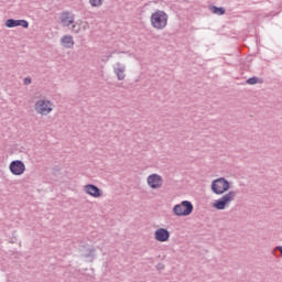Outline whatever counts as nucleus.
Here are the masks:
<instances>
[{"label":"nucleus","instance_id":"1","mask_svg":"<svg viewBox=\"0 0 282 282\" xmlns=\"http://www.w3.org/2000/svg\"><path fill=\"white\" fill-rule=\"evenodd\" d=\"M151 25L155 30H164L169 23V14L162 10H158L151 14Z\"/></svg>","mask_w":282,"mask_h":282},{"label":"nucleus","instance_id":"2","mask_svg":"<svg viewBox=\"0 0 282 282\" xmlns=\"http://www.w3.org/2000/svg\"><path fill=\"white\" fill-rule=\"evenodd\" d=\"M236 197H237V192L229 191L221 198H219L213 203V208H215L216 210H226V208H228V206H230V203L235 202Z\"/></svg>","mask_w":282,"mask_h":282},{"label":"nucleus","instance_id":"3","mask_svg":"<svg viewBox=\"0 0 282 282\" xmlns=\"http://www.w3.org/2000/svg\"><path fill=\"white\" fill-rule=\"evenodd\" d=\"M212 191L215 195H224V193L230 191V182L225 177L216 178L212 182Z\"/></svg>","mask_w":282,"mask_h":282},{"label":"nucleus","instance_id":"4","mask_svg":"<svg viewBox=\"0 0 282 282\" xmlns=\"http://www.w3.org/2000/svg\"><path fill=\"white\" fill-rule=\"evenodd\" d=\"M194 210L193 203L189 200H183L180 205L173 207V213L176 217H188Z\"/></svg>","mask_w":282,"mask_h":282},{"label":"nucleus","instance_id":"5","mask_svg":"<svg viewBox=\"0 0 282 282\" xmlns=\"http://www.w3.org/2000/svg\"><path fill=\"white\" fill-rule=\"evenodd\" d=\"M35 111L41 116H47L52 113V102L50 100L40 99L35 102Z\"/></svg>","mask_w":282,"mask_h":282},{"label":"nucleus","instance_id":"6","mask_svg":"<svg viewBox=\"0 0 282 282\" xmlns=\"http://www.w3.org/2000/svg\"><path fill=\"white\" fill-rule=\"evenodd\" d=\"M12 175H23L25 173V163L21 160L12 161L9 165Z\"/></svg>","mask_w":282,"mask_h":282},{"label":"nucleus","instance_id":"7","mask_svg":"<svg viewBox=\"0 0 282 282\" xmlns=\"http://www.w3.org/2000/svg\"><path fill=\"white\" fill-rule=\"evenodd\" d=\"M154 239L161 243H164L171 239V232L166 228H159L154 231Z\"/></svg>","mask_w":282,"mask_h":282},{"label":"nucleus","instance_id":"8","mask_svg":"<svg viewBox=\"0 0 282 282\" xmlns=\"http://www.w3.org/2000/svg\"><path fill=\"white\" fill-rule=\"evenodd\" d=\"M6 28H24V30H28L30 28V22L28 20H14V19H8L4 22Z\"/></svg>","mask_w":282,"mask_h":282},{"label":"nucleus","instance_id":"9","mask_svg":"<svg viewBox=\"0 0 282 282\" xmlns=\"http://www.w3.org/2000/svg\"><path fill=\"white\" fill-rule=\"evenodd\" d=\"M162 182L163 181L160 174H151L148 176V185L154 191L158 188H162Z\"/></svg>","mask_w":282,"mask_h":282},{"label":"nucleus","instance_id":"10","mask_svg":"<svg viewBox=\"0 0 282 282\" xmlns=\"http://www.w3.org/2000/svg\"><path fill=\"white\" fill-rule=\"evenodd\" d=\"M84 191L87 195H90V197H102V189H100L98 186L94 184L85 185Z\"/></svg>","mask_w":282,"mask_h":282},{"label":"nucleus","instance_id":"11","mask_svg":"<svg viewBox=\"0 0 282 282\" xmlns=\"http://www.w3.org/2000/svg\"><path fill=\"white\" fill-rule=\"evenodd\" d=\"M113 72L118 80H124V78H127V75L124 74V72H127V66H124L122 63L117 62L116 66L113 67Z\"/></svg>","mask_w":282,"mask_h":282},{"label":"nucleus","instance_id":"12","mask_svg":"<svg viewBox=\"0 0 282 282\" xmlns=\"http://www.w3.org/2000/svg\"><path fill=\"white\" fill-rule=\"evenodd\" d=\"M61 22L66 25V28H69L74 23V15L69 11H64L61 14Z\"/></svg>","mask_w":282,"mask_h":282},{"label":"nucleus","instance_id":"13","mask_svg":"<svg viewBox=\"0 0 282 282\" xmlns=\"http://www.w3.org/2000/svg\"><path fill=\"white\" fill-rule=\"evenodd\" d=\"M61 45L66 50H72L74 47V37L72 35H64L61 39Z\"/></svg>","mask_w":282,"mask_h":282},{"label":"nucleus","instance_id":"14","mask_svg":"<svg viewBox=\"0 0 282 282\" xmlns=\"http://www.w3.org/2000/svg\"><path fill=\"white\" fill-rule=\"evenodd\" d=\"M209 10L213 14H217L218 17H224V14H226V8L224 7L209 6Z\"/></svg>","mask_w":282,"mask_h":282},{"label":"nucleus","instance_id":"15","mask_svg":"<svg viewBox=\"0 0 282 282\" xmlns=\"http://www.w3.org/2000/svg\"><path fill=\"white\" fill-rule=\"evenodd\" d=\"M95 252H96L95 248H88L86 249V252L82 254V257H84L85 259H90V261H94V259H96Z\"/></svg>","mask_w":282,"mask_h":282},{"label":"nucleus","instance_id":"16","mask_svg":"<svg viewBox=\"0 0 282 282\" xmlns=\"http://www.w3.org/2000/svg\"><path fill=\"white\" fill-rule=\"evenodd\" d=\"M263 85V78H259L257 76H253V77H249L247 79V85Z\"/></svg>","mask_w":282,"mask_h":282},{"label":"nucleus","instance_id":"17","mask_svg":"<svg viewBox=\"0 0 282 282\" xmlns=\"http://www.w3.org/2000/svg\"><path fill=\"white\" fill-rule=\"evenodd\" d=\"M89 3L93 8H100V6H102V0H89Z\"/></svg>","mask_w":282,"mask_h":282},{"label":"nucleus","instance_id":"18","mask_svg":"<svg viewBox=\"0 0 282 282\" xmlns=\"http://www.w3.org/2000/svg\"><path fill=\"white\" fill-rule=\"evenodd\" d=\"M280 252L281 257H282V246H276L273 251H272V254H274V252Z\"/></svg>","mask_w":282,"mask_h":282},{"label":"nucleus","instance_id":"19","mask_svg":"<svg viewBox=\"0 0 282 282\" xmlns=\"http://www.w3.org/2000/svg\"><path fill=\"white\" fill-rule=\"evenodd\" d=\"M24 85H32V78L25 77L24 78Z\"/></svg>","mask_w":282,"mask_h":282},{"label":"nucleus","instance_id":"20","mask_svg":"<svg viewBox=\"0 0 282 282\" xmlns=\"http://www.w3.org/2000/svg\"><path fill=\"white\" fill-rule=\"evenodd\" d=\"M156 270H159V271L164 270V263H158L156 264Z\"/></svg>","mask_w":282,"mask_h":282},{"label":"nucleus","instance_id":"21","mask_svg":"<svg viewBox=\"0 0 282 282\" xmlns=\"http://www.w3.org/2000/svg\"><path fill=\"white\" fill-rule=\"evenodd\" d=\"M109 58H111V55L107 57V61H109Z\"/></svg>","mask_w":282,"mask_h":282}]
</instances>
